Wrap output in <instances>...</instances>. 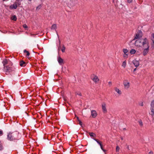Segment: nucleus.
<instances>
[{
	"instance_id": "f257e3e1",
	"label": "nucleus",
	"mask_w": 154,
	"mask_h": 154,
	"mask_svg": "<svg viewBox=\"0 0 154 154\" xmlns=\"http://www.w3.org/2000/svg\"><path fill=\"white\" fill-rule=\"evenodd\" d=\"M148 42L146 38L143 39H139L136 40L135 42V45L137 47H140L142 45L143 47H146V45L148 44Z\"/></svg>"
},
{
	"instance_id": "f03ea898",
	"label": "nucleus",
	"mask_w": 154,
	"mask_h": 154,
	"mask_svg": "<svg viewBox=\"0 0 154 154\" xmlns=\"http://www.w3.org/2000/svg\"><path fill=\"white\" fill-rule=\"evenodd\" d=\"M5 74L8 75L12 71H15V68L13 67H9L8 66H5Z\"/></svg>"
},
{
	"instance_id": "7ed1b4c3",
	"label": "nucleus",
	"mask_w": 154,
	"mask_h": 154,
	"mask_svg": "<svg viewBox=\"0 0 154 154\" xmlns=\"http://www.w3.org/2000/svg\"><path fill=\"white\" fill-rule=\"evenodd\" d=\"M149 47L148 43V44L146 45V47H143L144 50L143 51V53L144 56H145L149 52Z\"/></svg>"
},
{
	"instance_id": "20e7f679",
	"label": "nucleus",
	"mask_w": 154,
	"mask_h": 154,
	"mask_svg": "<svg viewBox=\"0 0 154 154\" xmlns=\"http://www.w3.org/2000/svg\"><path fill=\"white\" fill-rule=\"evenodd\" d=\"M91 79L96 84H98L100 81V79L98 77L95 75H93L91 78Z\"/></svg>"
},
{
	"instance_id": "39448f33",
	"label": "nucleus",
	"mask_w": 154,
	"mask_h": 154,
	"mask_svg": "<svg viewBox=\"0 0 154 154\" xmlns=\"http://www.w3.org/2000/svg\"><path fill=\"white\" fill-rule=\"evenodd\" d=\"M142 32L140 30L136 34L134 40L137 39H139L140 38H141L142 37Z\"/></svg>"
},
{
	"instance_id": "423d86ee",
	"label": "nucleus",
	"mask_w": 154,
	"mask_h": 154,
	"mask_svg": "<svg viewBox=\"0 0 154 154\" xmlns=\"http://www.w3.org/2000/svg\"><path fill=\"white\" fill-rule=\"evenodd\" d=\"M151 115L152 116H154V100H152L151 104Z\"/></svg>"
},
{
	"instance_id": "0eeeda50",
	"label": "nucleus",
	"mask_w": 154,
	"mask_h": 154,
	"mask_svg": "<svg viewBox=\"0 0 154 154\" xmlns=\"http://www.w3.org/2000/svg\"><path fill=\"white\" fill-rule=\"evenodd\" d=\"M123 84L124 85V88L125 89H128L129 88L130 83L128 80H125L123 82Z\"/></svg>"
},
{
	"instance_id": "6e6552de",
	"label": "nucleus",
	"mask_w": 154,
	"mask_h": 154,
	"mask_svg": "<svg viewBox=\"0 0 154 154\" xmlns=\"http://www.w3.org/2000/svg\"><path fill=\"white\" fill-rule=\"evenodd\" d=\"M106 104L105 103H103L102 104V109L103 112L104 113H106L107 112V109L106 108Z\"/></svg>"
},
{
	"instance_id": "1a4fd4ad",
	"label": "nucleus",
	"mask_w": 154,
	"mask_h": 154,
	"mask_svg": "<svg viewBox=\"0 0 154 154\" xmlns=\"http://www.w3.org/2000/svg\"><path fill=\"white\" fill-rule=\"evenodd\" d=\"M58 62L60 65L64 64L63 60L60 57H59L58 58Z\"/></svg>"
},
{
	"instance_id": "9d476101",
	"label": "nucleus",
	"mask_w": 154,
	"mask_h": 154,
	"mask_svg": "<svg viewBox=\"0 0 154 154\" xmlns=\"http://www.w3.org/2000/svg\"><path fill=\"white\" fill-rule=\"evenodd\" d=\"M91 115L93 118H95L97 115V114L96 111L95 110H93L91 111Z\"/></svg>"
},
{
	"instance_id": "9b49d317",
	"label": "nucleus",
	"mask_w": 154,
	"mask_h": 154,
	"mask_svg": "<svg viewBox=\"0 0 154 154\" xmlns=\"http://www.w3.org/2000/svg\"><path fill=\"white\" fill-rule=\"evenodd\" d=\"M132 63L135 67H137L139 65V62L136 60H134L132 61Z\"/></svg>"
},
{
	"instance_id": "f8f14e48",
	"label": "nucleus",
	"mask_w": 154,
	"mask_h": 154,
	"mask_svg": "<svg viewBox=\"0 0 154 154\" xmlns=\"http://www.w3.org/2000/svg\"><path fill=\"white\" fill-rule=\"evenodd\" d=\"M12 133H9L8 135V139L11 141L13 140L14 139V137L12 135Z\"/></svg>"
},
{
	"instance_id": "ddd939ff",
	"label": "nucleus",
	"mask_w": 154,
	"mask_h": 154,
	"mask_svg": "<svg viewBox=\"0 0 154 154\" xmlns=\"http://www.w3.org/2000/svg\"><path fill=\"white\" fill-rule=\"evenodd\" d=\"M17 7V2H15L13 5H11L10 6V8L12 9L13 8L16 9Z\"/></svg>"
},
{
	"instance_id": "4468645a",
	"label": "nucleus",
	"mask_w": 154,
	"mask_h": 154,
	"mask_svg": "<svg viewBox=\"0 0 154 154\" xmlns=\"http://www.w3.org/2000/svg\"><path fill=\"white\" fill-rule=\"evenodd\" d=\"M26 63L23 60H21L20 62V65L21 67H24L26 66Z\"/></svg>"
},
{
	"instance_id": "2eb2a0df",
	"label": "nucleus",
	"mask_w": 154,
	"mask_h": 154,
	"mask_svg": "<svg viewBox=\"0 0 154 154\" xmlns=\"http://www.w3.org/2000/svg\"><path fill=\"white\" fill-rule=\"evenodd\" d=\"M115 91L119 94H122L121 91L117 87L115 88Z\"/></svg>"
},
{
	"instance_id": "dca6fc26",
	"label": "nucleus",
	"mask_w": 154,
	"mask_h": 154,
	"mask_svg": "<svg viewBox=\"0 0 154 154\" xmlns=\"http://www.w3.org/2000/svg\"><path fill=\"white\" fill-rule=\"evenodd\" d=\"M89 134L91 137H96V134L93 132H89Z\"/></svg>"
},
{
	"instance_id": "f3484780",
	"label": "nucleus",
	"mask_w": 154,
	"mask_h": 154,
	"mask_svg": "<svg viewBox=\"0 0 154 154\" xmlns=\"http://www.w3.org/2000/svg\"><path fill=\"white\" fill-rule=\"evenodd\" d=\"M3 63V65L4 66V68H5V65L8 63V61L7 59H5L2 62Z\"/></svg>"
},
{
	"instance_id": "a211bd4d",
	"label": "nucleus",
	"mask_w": 154,
	"mask_h": 154,
	"mask_svg": "<svg viewBox=\"0 0 154 154\" xmlns=\"http://www.w3.org/2000/svg\"><path fill=\"white\" fill-rule=\"evenodd\" d=\"M11 19L12 20L15 21L17 20V18L16 16L14 15L11 17Z\"/></svg>"
},
{
	"instance_id": "6ab92c4d",
	"label": "nucleus",
	"mask_w": 154,
	"mask_h": 154,
	"mask_svg": "<svg viewBox=\"0 0 154 154\" xmlns=\"http://www.w3.org/2000/svg\"><path fill=\"white\" fill-rule=\"evenodd\" d=\"M56 28H57V26H56V24H54L51 27V29H56Z\"/></svg>"
},
{
	"instance_id": "aec40b11",
	"label": "nucleus",
	"mask_w": 154,
	"mask_h": 154,
	"mask_svg": "<svg viewBox=\"0 0 154 154\" xmlns=\"http://www.w3.org/2000/svg\"><path fill=\"white\" fill-rule=\"evenodd\" d=\"M136 51L134 49H131L130 51V53L131 54H133L136 53Z\"/></svg>"
},
{
	"instance_id": "412c9836",
	"label": "nucleus",
	"mask_w": 154,
	"mask_h": 154,
	"mask_svg": "<svg viewBox=\"0 0 154 154\" xmlns=\"http://www.w3.org/2000/svg\"><path fill=\"white\" fill-rule=\"evenodd\" d=\"M24 52L26 53V56H28L30 55L29 52L28 51H27L26 50H24Z\"/></svg>"
},
{
	"instance_id": "4be33fe9",
	"label": "nucleus",
	"mask_w": 154,
	"mask_h": 154,
	"mask_svg": "<svg viewBox=\"0 0 154 154\" xmlns=\"http://www.w3.org/2000/svg\"><path fill=\"white\" fill-rule=\"evenodd\" d=\"M94 140L95 141H96L98 143L100 146L101 145H102L101 142L99 141L97 139H96L94 138Z\"/></svg>"
},
{
	"instance_id": "5701e85b",
	"label": "nucleus",
	"mask_w": 154,
	"mask_h": 154,
	"mask_svg": "<svg viewBox=\"0 0 154 154\" xmlns=\"http://www.w3.org/2000/svg\"><path fill=\"white\" fill-rule=\"evenodd\" d=\"M123 52L124 53V54H126L128 52V50L126 49H124L123 50Z\"/></svg>"
},
{
	"instance_id": "b1692460",
	"label": "nucleus",
	"mask_w": 154,
	"mask_h": 154,
	"mask_svg": "<svg viewBox=\"0 0 154 154\" xmlns=\"http://www.w3.org/2000/svg\"><path fill=\"white\" fill-rule=\"evenodd\" d=\"M66 49V48L64 46V45H63V46L62 48L61 49V51L63 53L65 52V50Z\"/></svg>"
},
{
	"instance_id": "393cba45",
	"label": "nucleus",
	"mask_w": 154,
	"mask_h": 154,
	"mask_svg": "<svg viewBox=\"0 0 154 154\" xmlns=\"http://www.w3.org/2000/svg\"><path fill=\"white\" fill-rule=\"evenodd\" d=\"M122 66L124 68H125V67L126 66V62H125V61L123 62Z\"/></svg>"
},
{
	"instance_id": "a878e982",
	"label": "nucleus",
	"mask_w": 154,
	"mask_h": 154,
	"mask_svg": "<svg viewBox=\"0 0 154 154\" xmlns=\"http://www.w3.org/2000/svg\"><path fill=\"white\" fill-rule=\"evenodd\" d=\"M41 7H42L41 5H40L36 7V10H38L41 8Z\"/></svg>"
},
{
	"instance_id": "bb28decb",
	"label": "nucleus",
	"mask_w": 154,
	"mask_h": 154,
	"mask_svg": "<svg viewBox=\"0 0 154 154\" xmlns=\"http://www.w3.org/2000/svg\"><path fill=\"white\" fill-rule=\"evenodd\" d=\"M119 147L118 146H117L116 147V152H118L119 150Z\"/></svg>"
},
{
	"instance_id": "cd10ccee",
	"label": "nucleus",
	"mask_w": 154,
	"mask_h": 154,
	"mask_svg": "<svg viewBox=\"0 0 154 154\" xmlns=\"http://www.w3.org/2000/svg\"><path fill=\"white\" fill-rule=\"evenodd\" d=\"M78 122H79V124L82 127V122L80 120H79Z\"/></svg>"
},
{
	"instance_id": "c85d7f7f",
	"label": "nucleus",
	"mask_w": 154,
	"mask_h": 154,
	"mask_svg": "<svg viewBox=\"0 0 154 154\" xmlns=\"http://www.w3.org/2000/svg\"><path fill=\"white\" fill-rule=\"evenodd\" d=\"M3 134V131L2 130H0V136H2Z\"/></svg>"
},
{
	"instance_id": "c756f323",
	"label": "nucleus",
	"mask_w": 154,
	"mask_h": 154,
	"mask_svg": "<svg viewBox=\"0 0 154 154\" xmlns=\"http://www.w3.org/2000/svg\"><path fill=\"white\" fill-rule=\"evenodd\" d=\"M3 147L2 144H0V150H2L3 149Z\"/></svg>"
},
{
	"instance_id": "7c9ffc66",
	"label": "nucleus",
	"mask_w": 154,
	"mask_h": 154,
	"mask_svg": "<svg viewBox=\"0 0 154 154\" xmlns=\"http://www.w3.org/2000/svg\"><path fill=\"white\" fill-rule=\"evenodd\" d=\"M23 28H25L26 29V28H27V27H28L27 26L26 24H24L23 25Z\"/></svg>"
},
{
	"instance_id": "2f4dec72",
	"label": "nucleus",
	"mask_w": 154,
	"mask_h": 154,
	"mask_svg": "<svg viewBox=\"0 0 154 154\" xmlns=\"http://www.w3.org/2000/svg\"><path fill=\"white\" fill-rule=\"evenodd\" d=\"M139 124L140 125V126H142L143 125V123H142V121L141 120L139 122Z\"/></svg>"
},
{
	"instance_id": "473e14b6",
	"label": "nucleus",
	"mask_w": 154,
	"mask_h": 154,
	"mask_svg": "<svg viewBox=\"0 0 154 154\" xmlns=\"http://www.w3.org/2000/svg\"><path fill=\"white\" fill-rule=\"evenodd\" d=\"M151 47L152 48H154V42H152V43L151 44Z\"/></svg>"
},
{
	"instance_id": "72a5a7b5",
	"label": "nucleus",
	"mask_w": 154,
	"mask_h": 154,
	"mask_svg": "<svg viewBox=\"0 0 154 154\" xmlns=\"http://www.w3.org/2000/svg\"><path fill=\"white\" fill-rule=\"evenodd\" d=\"M108 85L109 86H111L112 85V83L111 82H108Z\"/></svg>"
},
{
	"instance_id": "f704fd0d",
	"label": "nucleus",
	"mask_w": 154,
	"mask_h": 154,
	"mask_svg": "<svg viewBox=\"0 0 154 154\" xmlns=\"http://www.w3.org/2000/svg\"><path fill=\"white\" fill-rule=\"evenodd\" d=\"M128 54H124V55H123V57H124V58H127V57H128Z\"/></svg>"
},
{
	"instance_id": "c9c22d12",
	"label": "nucleus",
	"mask_w": 154,
	"mask_h": 154,
	"mask_svg": "<svg viewBox=\"0 0 154 154\" xmlns=\"http://www.w3.org/2000/svg\"><path fill=\"white\" fill-rule=\"evenodd\" d=\"M139 105L142 106L143 105V102H141V103H139Z\"/></svg>"
},
{
	"instance_id": "e433bc0d",
	"label": "nucleus",
	"mask_w": 154,
	"mask_h": 154,
	"mask_svg": "<svg viewBox=\"0 0 154 154\" xmlns=\"http://www.w3.org/2000/svg\"><path fill=\"white\" fill-rule=\"evenodd\" d=\"M132 1V0H127L128 2L130 3Z\"/></svg>"
},
{
	"instance_id": "4c0bfd02",
	"label": "nucleus",
	"mask_w": 154,
	"mask_h": 154,
	"mask_svg": "<svg viewBox=\"0 0 154 154\" xmlns=\"http://www.w3.org/2000/svg\"><path fill=\"white\" fill-rule=\"evenodd\" d=\"M149 154H153V152L152 151H151L149 152Z\"/></svg>"
},
{
	"instance_id": "58836bf2",
	"label": "nucleus",
	"mask_w": 154,
	"mask_h": 154,
	"mask_svg": "<svg viewBox=\"0 0 154 154\" xmlns=\"http://www.w3.org/2000/svg\"><path fill=\"white\" fill-rule=\"evenodd\" d=\"M75 116L76 117V118H77V119L78 121H79V120H80L79 119V118L78 116H76V115H75Z\"/></svg>"
},
{
	"instance_id": "ea45409f",
	"label": "nucleus",
	"mask_w": 154,
	"mask_h": 154,
	"mask_svg": "<svg viewBox=\"0 0 154 154\" xmlns=\"http://www.w3.org/2000/svg\"><path fill=\"white\" fill-rule=\"evenodd\" d=\"M100 146V148H101V149H102V150H103V146H102V144Z\"/></svg>"
},
{
	"instance_id": "a19ab883",
	"label": "nucleus",
	"mask_w": 154,
	"mask_h": 154,
	"mask_svg": "<svg viewBox=\"0 0 154 154\" xmlns=\"http://www.w3.org/2000/svg\"><path fill=\"white\" fill-rule=\"evenodd\" d=\"M127 148L128 150H129V145H127Z\"/></svg>"
},
{
	"instance_id": "79ce46f5",
	"label": "nucleus",
	"mask_w": 154,
	"mask_h": 154,
	"mask_svg": "<svg viewBox=\"0 0 154 154\" xmlns=\"http://www.w3.org/2000/svg\"><path fill=\"white\" fill-rule=\"evenodd\" d=\"M78 95L80 96H82V94L81 93H79V94H78Z\"/></svg>"
},
{
	"instance_id": "37998d69",
	"label": "nucleus",
	"mask_w": 154,
	"mask_h": 154,
	"mask_svg": "<svg viewBox=\"0 0 154 154\" xmlns=\"http://www.w3.org/2000/svg\"><path fill=\"white\" fill-rule=\"evenodd\" d=\"M59 45H60V41L59 39Z\"/></svg>"
},
{
	"instance_id": "c03bdc74",
	"label": "nucleus",
	"mask_w": 154,
	"mask_h": 154,
	"mask_svg": "<svg viewBox=\"0 0 154 154\" xmlns=\"http://www.w3.org/2000/svg\"><path fill=\"white\" fill-rule=\"evenodd\" d=\"M136 69H137V68H135V69H134V72H135L136 70Z\"/></svg>"
},
{
	"instance_id": "a18cd8bd",
	"label": "nucleus",
	"mask_w": 154,
	"mask_h": 154,
	"mask_svg": "<svg viewBox=\"0 0 154 154\" xmlns=\"http://www.w3.org/2000/svg\"><path fill=\"white\" fill-rule=\"evenodd\" d=\"M121 139L122 140H123V138L122 137H121Z\"/></svg>"
},
{
	"instance_id": "49530a36",
	"label": "nucleus",
	"mask_w": 154,
	"mask_h": 154,
	"mask_svg": "<svg viewBox=\"0 0 154 154\" xmlns=\"http://www.w3.org/2000/svg\"><path fill=\"white\" fill-rule=\"evenodd\" d=\"M104 152H105L106 151V150H105L103 149V150H102Z\"/></svg>"
},
{
	"instance_id": "de8ad7c7",
	"label": "nucleus",
	"mask_w": 154,
	"mask_h": 154,
	"mask_svg": "<svg viewBox=\"0 0 154 154\" xmlns=\"http://www.w3.org/2000/svg\"><path fill=\"white\" fill-rule=\"evenodd\" d=\"M57 36H58V38H59V35H58V34H57Z\"/></svg>"
},
{
	"instance_id": "09e8293b",
	"label": "nucleus",
	"mask_w": 154,
	"mask_h": 154,
	"mask_svg": "<svg viewBox=\"0 0 154 154\" xmlns=\"http://www.w3.org/2000/svg\"><path fill=\"white\" fill-rule=\"evenodd\" d=\"M18 5H19L20 4L19 3H18Z\"/></svg>"
},
{
	"instance_id": "8fccbe9b",
	"label": "nucleus",
	"mask_w": 154,
	"mask_h": 154,
	"mask_svg": "<svg viewBox=\"0 0 154 154\" xmlns=\"http://www.w3.org/2000/svg\"><path fill=\"white\" fill-rule=\"evenodd\" d=\"M25 113H26V114H27V113L26 112H25Z\"/></svg>"
}]
</instances>
